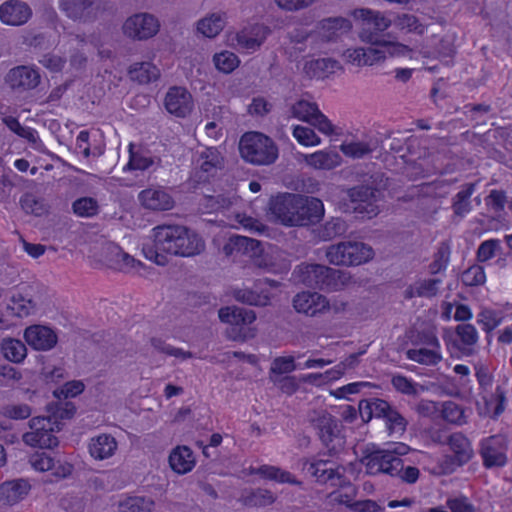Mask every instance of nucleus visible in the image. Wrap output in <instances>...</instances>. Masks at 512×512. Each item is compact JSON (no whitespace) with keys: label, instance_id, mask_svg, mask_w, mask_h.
<instances>
[{"label":"nucleus","instance_id":"nucleus-5","mask_svg":"<svg viewBox=\"0 0 512 512\" xmlns=\"http://www.w3.org/2000/svg\"><path fill=\"white\" fill-rule=\"evenodd\" d=\"M298 280L308 287L324 291H340L346 287L351 276L348 272L321 264L298 266Z\"/></svg>","mask_w":512,"mask_h":512},{"label":"nucleus","instance_id":"nucleus-58","mask_svg":"<svg viewBox=\"0 0 512 512\" xmlns=\"http://www.w3.org/2000/svg\"><path fill=\"white\" fill-rule=\"evenodd\" d=\"M394 24L401 30H406L407 32H417L423 33V26L419 23V20L416 16L412 14H400L394 20Z\"/></svg>","mask_w":512,"mask_h":512},{"label":"nucleus","instance_id":"nucleus-10","mask_svg":"<svg viewBox=\"0 0 512 512\" xmlns=\"http://www.w3.org/2000/svg\"><path fill=\"white\" fill-rule=\"evenodd\" d=\"M355 16L361 20L360 39L376 46L381 44L382 32L391 26L392 21L383 13L371 9L356 10Z\"/></svg>","mask_w":512,"mask_h":512},{"label":"nucleus","instance_id":"nucleus-57","mask_svg":"<svg viewBox=\"0 0 512 512\" xmlns=\"http://www.w3.org/2000/svg\"><path fill=\"white\" fill-rule=\"evenodd\" d=\"M442 415L446 421L451 423L462 424L465 422L463 408L452 401L443 404Z\"/></svg>","mask_w":512,"mask_h":512},{"label":"nucleus","instance_id":"nucleus-14","mask_svg":"<svg viewBox=\"0 0 512 512\" xmlns=\"http://www.w3.org/2000/svg\"><path fill=\"white\" fill-rule=\"evenodd\" d=\"M158 30V20L147 13L135 14L129 17L123 25L124 34L138 40L151 38Z\"/></svg>","mask_w":512,"mask_h":512},{"label":"nucleus","instance_id":"nucleus-6","mask_svg":"<svg viewBox=\"0 0 512 512\" xmlns=\"http://www.w3.org/2000/svg\"><path fill=\"white\" fill-rule=\"evenodd\" d=\"M308 422L316 431L327 455L334 457L344 450L345 436L340 421L326 410H313L308 414Z\"/></svg>","mask_w":512,"mask_h":512},{"label":"nucleus","instance_id":"nucleus-20","mask_svg":"<svg viewBox=\"0 0 512 512\" xmlns=\"http://www.w3.org/2000/svg\"><path fill=\"white\" fill-rule=\"evenodd\" d=\"M270 29L264 24H251L236 33L235 40L240 49L257 50L265 41Z\"/></svg>","mask_w":512,"mask_h":512},{"label":"nucleus","instance_id":"nucleus-31","mask_svg":"<svg viewBox=\"0 0 512 512\" xmlns=\"http://www.w3.org/2000/svg\"><path fill=\"white\" fill-rule=\"evenodd\" d=\"M474 191V183H466L461 186V190L452 198L451 208L454 217L462 219L472 210L470 198Z\"/></svg>","mask_w":512,"mask_h":512},{"label":"nucleus","instance_id":"nucleus-46","mask_svg":"<svg viewBox=\"0 0 512 512\" xmlns=\"http://www.w3.org/2000/svg\"><path fill=\"white\" fill-rule=\"evenodd\" d=\"M34 308V301L24 297L21 293L14 294L8 304V309L11 310L12 314L20 318L29 316Z\"/></svg>","mask_w":512,"mask_h":512},{"label":"nucleus","instance_id":"nucleus-27","mask_svg":"<svg viewBox=\"0 0 512 512\" xmlns=\"http://www.w3.org/2000/svg\"><path fill=\"white\" fill-rule=\"evenodd\" d=\"M219 318L224 323L238 327L254 322L256 314L253 310L232 306L221 308L219 310Z\"/></svg>","mask_w":512,"mask_h":512},{"label":"nucleus","instance_id":"nucleus-62","mask_svg":"<svg viewBox=\"0 0 512 512\" xmlns=\"http://www.w3.org/2000/svg\"><path fill=\"white\" fill-rule=\"evenodd\" d=\"M296 369L294 357H277L273 360L270 367V374L283 375Z\"/></svg>","mask_w":512,"mask_h":512},{"label":"nucleus","instance_id":"nucleus-26","mask_svg":"<svg viewBox=\"0 0 512 512\" xmlns=\"http://www.w3.org/2000/svg\"><path fill=\"white\" fill-rule=\"evenodd\" d=\"M30 488V484L24 479L6 481L0 485V502L5 505L16 504L26 497Z\"/></svg>","mask_w":512,"mask_h":512},{"label":"nucleus","instance_id":"nucleus-3","mask_svg":"<svg viewBox=\"0 0 512 512\" xmlns=\"http://www.w3.org/2000/svg\"><path fill=\"white\" fill-rule=\"evenodd\" d=\"M358 410L363 422L368 423L373 418L383 421L386 432L390 437H401L407 430V418L390 402L380 398L360 400Z\"/></svg>","mask_w":512,"mask_h":512},{"label":"nucleus","instance_id":"nucleus-52","mask_svg":"<svg viewBox=\"0 0 512 512\" xmlns=\"http://www.w3.org/2000/svg\"><path fill=\"white\" fill-rule=\"evenodd\" d=\"M1 414L9 419L23 420L31 416L32 409L25 403H11L2 406Z\"/></svg>","mask_w":512,"mask_h":512},{"label":"nucleus","instance_id":"nucleus-42","mask_svg":"<svg viewBox=\"0 0 512 512\" xmlns=\"http://www.w3.org/2000/svg\"><path fill=\"white\" fill-rule=\"evenodd\" d=\"M225 21L221 14L213 13L198 22L197 30L205 37L213 38L224 28Z\"/></svg>","mask_w":512,"mask_h":512},{"label":"nucleus","instance_id":"nucleus-16","mask_svg":"<svg viewBox=\"0 0 512 512\" xmlns=\"http://www.w3.org/2000/svg\"><path fill=\"white\" fill-rule=\"evenodd\" d=\"M299 194L285 193L272 197L269 211L283 225L293 226Z\"/></svg>","mask_w":512,"mask_h":512},{"label":"nucleus","instance_id":"nucleus-17","mask_svg":"<svg viewBox=\"0 0 512 512\" xmlns=\"http://www.w3.org/2000/svg\"><path fill=\"white\" fill-rule=\"evenodd\" d=\"M164 106L170 114L185 118L192 112L194 103L192 95L187 89L174 86L169 88L166 93Z\"/></svg>","mask_w":512,"mask_h":512},{"label":"nucleus","instance_id":"nucleus-40","mask_svg":"<svg viewBox=\"0 0 512 512\" xmlns=\"http://www.w3.org/2000/svg\"><path fill=\"white\" fill-rule=\"evenodd\" d=\"M307 164L316 169H332L339 164L340 156L334 152L317 151L305 157Z\"/></svg>","mask_w":512,"mask_h":512},{"label":"nucleus","instance_id":"nucleus-22","mask_svg":"<svg viewBox=\"0 0 512 512\" xmlns=\"http://www.w3.org/2000/svg\"><path fill=\"white\" fill-rule=\"evenodd\" d=\"M235 245L253 251L252 262L255 267L268 271L276 268L272 249L264 250L260 247L261 242L247 237H236Z\"/></svg>","mask_w":512,"mask_h":512},{"label":"nucleus","instance_id":"nucleus-9","mask_svg":"<svg viewBox=\"0 0 512 512\" xmlns=\"http://www.w3.org/2000/svg\"><path fill=\"white\" fill-rule=\"evenodd\" d=\"M30 431L22 436V440L26 445L31 447H39L41 449H52L58 446V438L54 435L55 431H59L56 421H52L50 417H34L29 421Z\"/></svg>","mask_w":512,"mask_h":512},{"label":"nucleus","instance_id":"nucleus-34","mask_svg":"<svg viewBox=\"0 0 512 512\" xmlns=\"http://www.w3.org/2000/svg\"><path fill=\"white\" fill-rule=\"evenodd\" d=\"M0 350L3 357L13 363H22L27 356L25 344L21 340L11 337L2 339Z\"/></svg>","mask_w":512,"mask_h":512},{"label":"nucleus","instance_id":"nucleus-7","mask_svg":"<svg viewBox=\"0 0 512 512\" xmlns=\"http://www.w3.org/2000/svg\"><path fill=\"white\" fill-rule=\"evenodd\" d=\"M241 157L254 165H270L278 157V148L271 138L259 133H245L239 142Z\"/></svg>","mask_w":512,"mask_h":512},{"label":"nucleus","instance_id":"nucleus-19","mask_svg":"<svg viewBox=\"0 0 512 512\" xmlns=\"http://www.w3.org/2000/svg\"><path fill=\"white\" fill-rule=\"evenodd\" d=\"M31 7L20 0H8L0 5V20L10 26H21L32 17Z\"/></svg>","mask_w":512,"mask_h":512},{"label":"nucleus","instance_id":"nucleus-60","mask_svg":"<svg viewBox=\"0 0 512 512\" xmlns=\"http://www.w3.org/2000/svg\"><path fill=\"white\" fill-rule=\"evenodd\" d=\"M502 318L499 314L491 309H484L477 315V321L482 325L483 330L491 332L500 325Z\"/></svg>","mask_w":512,"mask_h":512},{"label":"nucleus","instance_id":"nucleus-11","mask_svg":"<svg viewBox=\"0 0 512 512\" xmlns=\"http://www.w3.org/2000/svg\"><path fill=\"white\" fill-rule=\"evenodd\" d=\"M4 81L12 91L24 93L39 86L41 74L35 65H18L7 72Z\"/></svg>","mask_w":512,"mask_h":512},{"label":"nucleus","instance_id":"nucleus-38","mask_svg":"<svg viewBox=\"0 0 512 512\" xmlns=\"http://www.w3.org/2000/svg\"><path fill=\"white\" fill-rule=\"evenodd\" d=\"M321 29L323 38L332 41L340 34L348 32L351 29V23L342 17L329 18L321 22Z\"/></svg>","mask_w":512,"mask_h":512},{"label":"nucleus","instance_id":"nucleus-47","mask_svg":"<svg viewBox=\"0 0 512 512\" xmlns=\"http://www.w3.org/2000/svg\"><path fill=\"white\" fill-rule=\"evenodd\" d=\"M150 344L157 352L167 356H173L181 360H186L193 357V354L190 351H184L181 348H176L158 337L151 338Z\"/></svg>","mask_w":512,"mask_h":512},{"label":"nucleus","instance_id":"nucleus-54","mask_svg":"<svg viewBox=\"0 0 512 512\" xmlns=\"http://www.w3.org/2000/svg\"><path fill=\"white\" fill-rule=\"evenodd\" d=\"M154 502L144 497H129L120 503L122 512L150 511Z\"/></svg>","mask_w":512,"mask_h":512},{"label":"nucleus","instance_id":"nucleus-32","mask_svg":"<svg viewBox=\"0 0 512 512\" xmlns=\"http://www.w3.org/2000/svg\"><path fill=\"white\" fill-rule=\"evenodd\" d=\"M320 484L329 483L333 487H344L349 484V480L345 477L344 466H337L329 469L312 470L307 472Z\"/></svg>","mask_w":512,"mask_h":512},{"label":"nucleus","instance_id":"nucleus-2","mask_svg":"<svg viewBox=\"0 0 512 512\" xmlns=\"http://www.w3.org/2000/svg\"><path fill=\"white\" fill-rule=\"evenodd\" d=\"M411 448L401 442L390 444L386 449H377L368 453L362 460L366 472L370 475L380 473L398 477L408 484L415 483L420 475L417 467L405 465L401 456L408 454Z\"/></svg>","mask_w":512,"mask_h":512},{"label":"nucleus","instance_id":"nucleus-41","mask_svg":"<svg viewBox=\"0 0 512 512\" xmlns=\"http://www.w3.org/2000/svg\"><path fill=\"white\" fill-rule=\"evenodd\" d=\"M378 145L377 140H369L368 142L352 141L349 143H343L340 146V150L344 155L352 158H363L376 150Z\"/></svg>","mask_w":512,"mask_h":512},{"label":"nucleus","instance_id":"nucleus-13","mask_svg":"<svg viewBox=\"0 0 512 512\" xmlns=\"http://www.w3.org/2000/svg\"><path fill=\"white\" fill-rule=\"evenodd\" d=\"M279 283L270 279L258 280L252 288L237 289L234 298L247 305L266 306L270 303L272 294L270 289L278 287Z\"/></svg>","mask_w":512,"mask_h":512},{"label":"nucleus","instance_id":"nucleus-36","mask_svg":"<svg viewBox=\"0 0 512 512\" xmlns=\"http://www.w3.org/2000/svg\"><path fill=\"white\" fill-rule=\"evenodd\" d=\"M128 73L131 80L137 81L139 84L156 81L160 76L159 69L150 62L135 63L130 66Z\"/></svg>","mask_w":512,"mask_h":512},{"label":"nucleus","instance_id":"nucleus-48","mask_svg":"<svg viewBox=\"0 0 512 512\" xmlns=\"http://www.w3.org/2000/svg\"><path fill=\"white\" fill-rule=\"evenodd\" d=\"M114 259H112V267L122 272H130L137 266L141 265V262L130 256L128 253L121 250L119 247L114 248Z\"/></svg>","mask_w":512,"mask_h":512},{"label":"nucleus","instance_id":"nucleus-64","mask_svg":"<svg viewBox=\"0 0 512 512\" xmlns=\"http://www.w3.org/2000/svg\"><path fill=\"white\" fill-rule=\"evenodd\" d=\"M61 507L67 512H84L85 501L79 495L67 494L60 500Z\"/></svg>","mask_w":512,"mask_h":512},{"label":"nucleus","instance_id":"nucleus-49","mask_svg":"<svg viewBox=\"0 0 512 512\" xmlns=\"http://www.w3.org/2000/svg\"><path fill=\"white\" fill-rule=\"evenodd\" d=\"M213 62L215 67L223 73H231L235 70L240 61L236 54L230 51H222L220 53H216L213 56Z\"/></svg>","mask_w":512,"mask_h":512},{"label":"nucleus","instance_id":"nucleus-33","mask_svg":"<svg viewBox=\"0 0 512 512\" xmlns=\"http://www.w3.org/2000/svg\"><path fill=\"white\" fill-rule=\"evenodd\" d=\"M338 61L332 58H318L307 61L304 65V72L309 78L323 79L334 73L338 68Z\"/></svg>","mask_w":512,"mask_h":512},{"label":"nucleus","instance_id":"nucleus-37","mask_svg":"<svg viewBox=\"0 0 512 512\" xmlns=\"http://www.w3.org/2000/svg\"><path fill=\"white\" fill-rule=\"evenodd\" d=\"M406 356L411 361L427 366L437 365L442 360L440 348L435 347L409 349Z\"/></svg>","mask_w":512,"mask_h":512},{"label":"nucleus","instance_id":"nucleus-23","mask_svg":"<svg viewBox=\"0 0 512 512\" xmlns=\"http://www.w3.org/2000/svg\"><path fill=\"white\" fill-rule=\"evenodd\" d=\"M138 199L143 207L154 211L170 210L174 200L163 188H147L141 191Z\"/></svg>","mask_w":512,"mask_h":512},{"label":"nucleus","instance_id":"nucleus-55","mask_svg":"<svg viewBox=\"0 0 512 512\" xmlns=\"http://www.w3.org/2000/svg\"><path fill=\"white\" fill-rule=\"evenodd\" d=\"M347 228V224L343 219L339 217L332 218L323 225L321 230V236L325 240L332 239L334 237L345 234Z\"/></svg>","mask_w":512,"mask_h":512},{"label":"nucleus","instance_id":"nucleus-25","mask_svg":"<svg viewBox=\"0 0 512 512\" xmlns=\"http://www.w3.org/2000/svg\"><path fill=\"white\" fill-rule=\"evenodd\" d=\"M347 62L356 66H372L385 59V51L376 47L347 49L344 54Z\"/></svg>","mask_w":512,"mask_h":512},{"label":"nucleus","instance_id":"nucleus-8","mask_svg":"<svg viewBox=\"0 0 512 512\" xmlns=\"http://www.w3.org/2000/svg\"><path fill=\"white\" fill-rule=\"evenodd\" d=\"M326 258L336 266H355L368 262L374 256L371 246L358 241H343L326 249Z\"/></svg>","mask_w":512,"mask_h":512},{"label":"nucleus","instance_id":"nucleus-15","mask_svg":"<svg viewBox=\"0 0 512 512\" xmlns=\"http://www.w3.org/2000/svg\"><path fill=\"white\" fill-rule=\"evenodd\" d=\"M296 208L293 226L314 225L324 216L323 203L315 197L299 194Z\"/></svg>","mask_w":512,"mask_h":512},{"label":"nucleus","instance_id":"nucleus-56","mask_svg":"<svg viewBox=\"0 0 512 512\" xmlns=\"http://www.w3.org/2000/svg\"><path fill=\"white\" fill-rule=\"evenodd\" d=\"M418 297L432 298L438 294L439 286L442 280L439 278L434 279H421L416 282Z\"/></svg>","mask_w":512,"mask_h":512},{"label":"nucleus","instance_id":"nucleus-28","mask_svg":"<svg viewBox=\"0 0 512 512\" xmlns=\"http://www.w3.org/2000/svg\"><path fill=\"white\" fill-rule=\"evenodd\" d=\"M117 441L109 434H101L91 439L89 443L90 455L97 460H104L114 455Z\"/></svg>","mask_w":512,"mask_h":512},{"label":"nucleus","instance_id":"nucleus-21","mask_svg":"<svg viewBox=\"0 0 512 512\" xmlns=\"http://www.w3.org/2000/svg\"><path fill=\"white\" fill-rule=\"evenodd\" d=\"M24 339L29 346L38 351H47L57 344V335L49 327L32 325L25 329Z\"/></svg>","mask_w":512,"mask_h":512},{"label":"nucleus","instance_id":"nucleus-1","mask_svg":"<svg viewBox=\"0 0 512 512\" xmlns=\"http://www.w3.org/2000/svg\"><path fill=\"white\" fill-rule=\"evenodd\" d=\"M153 244L143 245V253L149 260L164 266L165 254L193 257L205 250V241L196 232L182 225H160L153 230Z\"/></svg>","mask_w":512,"mask_h":512},{"label":"nucleus","instance_id":"nucleus-29","mask_svg":"<svg viewBox=\"0 0 512 512\" xmlns=\"http://www.w3.org/2000/svg\"><path fill=\"white\" fill-rule=\"evenodd\" d=\"M198 162L200 163V170L205 176L200 178H208L214 176L219 169L223 166V157L215 147L205 148L199 155Z\"/></svg>","mask_w":512,"mask_h":512},{"label":"nucleus","instance_id":"nucleus-53","mask_svg":"<svg viewBox=\"0 0 512 512\" xmlns=\"http://www.w3.org/2000/svg\"><path fill=\"white\" fill-rule=\"evenodd\" d=\"M462 283L466 286H481L486 282L484 268L474 264L467 268L461 276Z\"/></svg>","mask_w":512,"mask_h":512},{"label":"nucleus","instance_id":"nucleus-43","mask_svg":"<svg viewBox=\"0 0 512 512\" xmlns=\"http://www.w3.org/2000/svg\"><path fill=\"white\" fill-rule=\"evenodd\" d=\"M275 496L270 490L257 488L242 495V502L249 507H262L274 503Z\"/></svg>","mask_w":512,"mask_h":512},{"label":"nucleus","instance_id":"nucleus-45","mask_svg":"<svg viewBox=\"0 0 512 512\" xmlns=\"http://www.w3.org/2000/svg\"><path fill=\"white\" fill-rule=\"evenodd\" d=\"M254 473L280 483L300 484L290 472L281 470L275 466L262 465L257 468Z\"/></svg>","mask_w":512,"mask_h":512},{"label":"nucleus","instance_id":"nucleus-18","mask_svg":"<svg viewBox=\"0 0 512 512\" xmlns=\"http://www.w3.org/2000/svg\"><path fill=\"white\" fill-rule=\"evenodd\" d=\"M292 304L298 313L315 317L325 313V308L328 307V298L318 292L304 291L293 297Z\"/></svg>","mask_w":512,"mask_h":512},{"label":"nucleus","instance_id":"nucleus-4","mask_svg":"<svg viewBox=\"0 0 512 512\" xmlns=\"http://www.w3.org/2000/svg\"><path fill=\"white\" fill-rule=\"evenodd\" d=\"M386 186L383 174L374 173L368 176L363 183L350 188L348 197L353 204L354 212L368 219L377 216L380 212L378 202L381 200L382 191Z\"/></svg>","mask_w":512,"mask_h":512},{"label":"nucleus","instance_id":"nucleus-61","mask_svg":"<svg viewBox=\"0 0 512 512\" xmlns=\"http://www.w3.org/2000/svg\"><path fill=\"white\" fill-rule=\"evenodd\" d=\"M391 384L396 391L408 396H414L418 392L417 384L403 375H394Z\"/></svg>","mask_w":512,"mask_h":512},{"label":"nucleus","instance_id":"nucleus-51","mask_svg":"<svg viewBox=\"0 0 512 512\" xmlns=\"http://www.w3.org/2000/svg\"><path fill=\"white\" fill-rule=\"evenodd\" d=\"M20 204L26 213L34 214L36 216H41L47 212V205L45 201L31 193L25 194L21 198Z\"/></svg>","mask_w":512,"mask_h":512},{"label":"nucleus","instance_id":"nucleus-30","mask_svg":"<svg viewBox=\"0 0 512 512\" xmlns=\"http://www.w3.org/2000/svg\"><path fill=\"white\" fill-rule=\"evenodd\" d=\"M169 464L179 474L191 471L195 464L192 450L187 446L176 447L169 456Z\"/></svg>","mask_w":512,"mask_h":512},{"label":"nucleus","instance_id":"nucleus-39","mask_svg":"<svg viewBox=\"0 0 512 512\" xmlns=\"http://www.w3.org/2000/svg\"><path fill=\"white\" fill-rule=\"evenodd\" d=\"M318 110L316 103L300 99L289 106L288 113L289 117L309 123Z\"/></svg>","mask_w":512,"mask_h":512},{"label":"nucleus","instance_id":"nucleus-59","mask_svg":"<svg viewBox=\"0 0 512 512\" xmlns=\"http://www.w3.org/2000/svg\"><path fill=\"white\" fill-rule=\"evenodd\" d=\"M293 136L297 141L305 146H314L320 143V138L313 129L305 126L297 125L293 129Z\"/></svg>","mask_w":512,"mask_h":512},{"label":"nucleus","instance_id":"nucleus-50","mask_svg":"<svg viewBox=\"0 0 512 512\" xmlns=\"http://www.w3.org/2000/svg\"><path fill=\"white\" fill-rule=\"evenodd\" d=\"M73 212L79 217H93L98 213V202L92 197H82L72 204Z\"/></svg>","mask_w":512,"mask_h":512},{"label":"nucleus","instance_id":"nucleus-24","mask_svg":"<svg viewBox=\"0 0 512 512\" xmlns=\"http://www.w3.org/2000/svg\"><path fill=\"white\" fill-rule=\"evenodd\" d=\"M448 445L452 451V463L457 466H463L469 462L474 451L469 439L462 433H453L449 436Z\"/></svg>","mask_w":512,"mask_h":512},{"label":"nucleus","instance_id":"nucleus-44","mask_svg":"<svg viewBox=\"0 0 512 512\" xmlns=\"http://www.w3.org/2000/svg\"><path fill=\"white\" fill-rule=\"evenodd\" d=\"M93 0H61L60 8L74 20L82 19L86 11L93 5Z\"/></svg>","mask_w":512,"mask_h":512},{"label":"nucleus","instance_id":"nucleus-63","mask_svg":"<svg viewBox=\"0 0 512 512\" xmlns=\"http://www.w3.org/2000/svg\"><path fill=\"white\" fill-rule=\"evenodd\" d=\"M29 462L35 470L41 472L50 471L55 466V459L46 452L33 454Z\"/></svg>","mask_w":512,"mask_h":512},{"label":"nucleus","instance_id":"nucleus-12","mask_svg":"<svg viewBox=\"0 0 512 512\" xmlns=\"http://www.w3.org/2000/svg\"><path fill=\"white\" fill-rule=\"evenodd\" d=\"M508 445L502 435H493L480 442L479 454L487 469L500 468L507 463Z\"/></svg>","mask_w":512,"mask_h":512},{"label":"nucleus","instance_id":"nucleus-35","mask_svg":"<svg viewBox=\"0 0 512 512\" xmlns=\"http://www.w3.org/2000/svg\"><path fill=\"white\" fill-rule=\"evenodd\" d=\"M482 400L485 405V414L492 419H497L505 411L506 391L503 387L497 386L491 395H482Z\"/></svg>","mask_w":512,"mask_h":512}]
</instances>
